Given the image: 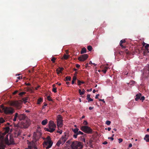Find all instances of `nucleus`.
<instances>
[{
	"instance_id": "3c124183",
	"label": "nucleus",
	"mask_w": 149,
	"mask_h": 149,
	"mask_svg": "<svg viewBox=\"0 0 149 149\" xmlns=\"http://www.w3.org/2000/svg\"><path fill=\"white\" fill-rule=\"evenodd\" d=\"M80 67V65L78 64H76V67L77 68H79Z\"/></svg>"
},
{
	"instance_id": "aec40b11",
	"label": "nucleus",
	"mask_w": 149,
	"mask_h": 149,
	"mask_svg": "<svg viewBox=\"0 0 149 149\" xmlns=\"http://www.w3.org/2000/svg\"><path fill=\"white\" fill-rule=\"evenodd\" d=\"M48 122L47 120V119H45L42 120L41 122V124L43 125H46Z\"/></svg>"
},
{
	"instance_id": "a211bd4d",
	"label": "nucleus",
	"mask_w": 149,
	"mask_h": 149,
	"mask_svg": "<svg viewBox=\"0 0 149 149\" xmlns=\"http://www.w3.org/2000/svg\"><path fill=\"white\" fill-rule=\"evenodd\" d=\"M86 50L85 48L83 47L82 48L81 52L80 53L81 54H83L85 53H86Z\"/></svg>"
},
{
	"instance_id": "8fccbe9b",
	"label": "nucleus",
	"mask_w": 149,
	"mask_h": 149,
	"mask_svg": "<svg viewBox=\"0 0 149 149\" xmlns=\"http://www.w3.org/2000/svg\"><path fill=\"white\" fill-rule=\"evenodd\" d=\"M99 96V94L96 95L95 97V99H98V97Z\"/></svg>"
},
{
	"instance_id": "ea45409f",
	"label": "nucleus",
	"mask_w": 149,
	"mask_h": 149,
	"mask_svg": "<svg viewBox=\"0 0 149 149\" xmlns=\"http://www.w3.org/2000/svg\"><path fill=\"white\" fill-rule=\"evenodd\" d=\"M93 142V141L92 139H90L89 141V143L90 145H92V143Z\"/></svg>"
},
{
	"instance_id": "0eeeda50",
	"label": "nucleus",
	"mask_w": 149,
	"mask_h": 149,
	"mask_svg": "<svg viewBox=\"0 0 149 149\" xmlns=\"http://www.w3.org/2000/svg\"><path fill=\"white\" fill-rule=\"evenodd\" d=\"M71 146L72 148L75 149L81 148L83 147L81 143L77 141L73 142Z\"/></svg>"
},
{
	"instance_id": "6ab92c4d",
	"label": "nucleus",
	"mask_w": 149,
	"mask_h": 149,
	"mask_svg": "<svg viewBox=\"0 0 149 149\" xmlns=\"http://www.w3.org/2000/svg\"><path fill=\"white\" fill-rule=\"evenodd\" d=\"M85 92V90L84 89H82V91H81L80 89H79V92L80 95H84V94Z\"/></svg>"
},
{
	"instance_id": "e2e57ef3",
	"label": "nucleus",
	"mask_w": 149,
	"mask_h": 149,
	"mask_svg": "<svg viewBox=\"0 0 149 149\" xmlns=\"http://www.w3.org/2000/svg\"><path fill=\"white\" fill-rule=\"evenodd\" d=\"M107 129L109 131H110L111 130V128L110 127H108Z\"/></svg>"
},
{
	"instance_id": "e433bc0d",
	"label": "nucleus",
	"mask_w": 149,
	"mask_h": 149,
	"mask_svg": "<svg viewBox=\"0 0 149 149\" xmlns=\"http://www.w3.org/2000/svg\"><path fill=\"white\" fill-rule=\"evenodd\" d=\"M83 124L84 125H87L88 124V123L86 120H84L83 123Z\"/></svg>"
},
{
	"instance_id": "0e129e2a",
	"label": "nucleus",
	"mask_w": 149,
	"mask_h": 149,
	"mask_svg": "<svg viewBox=\"0 0 149 149\" xmlns=\"http://www.w3.org/2000/svg\"><path fill=\"white\" fill-rule=\"evenodd\" d=\"M85 116H82V117L81 118V119L84 118H85Z\"/></svg>"
},
{
	"instance_id": "393cba45",
	"label": "nucleus",
	"mask_w": 149,
	"mask_h": 149,
	"mask_svg": "<svg viewBox=\"0 0 149 149\" xmlns=\"http://www.w3.org/2000/svg\"><path fill=\"white\" fill-rule=\"evenodd\" d=\"M42 99L41 98H39L38 100L37 104H40L42 102Z\"/></svg>"
},
{
	"instance_id": "f704fd0d",
	"label": "nucleus",
	"mask_w": 149,
	"mask_h": 149,
	"mask_svg": "<svg viewBox=\"0 0 149 149\" xmlns=\"http://www.w3.org/2000/svg\"><path fill=\"white\" fill-rule=\"evenodd\" d=\"M146 68L147 69V70L148 71V72L149 73V64H148L146 66Z\"/></svg>"
},
{
	"instance_id": "ddd939ff",
	"label": "nucleus",
	"mask_w": 149,
	"mask_h": 149,
	"mask_svg": "<svg viewBox=\"0 0 149 149\" xmlns=\"http://www.w3.org/2000/svg\"><path fill=\"white\" fill-rule=\"evenodd\" d=\"M18 118L20 120H24L26 118L27 119V116L24 113L20 114H18Z\"/></svg>"
},
{
	"instance_id": "052dcab7",
	"label": "nucleus",
	"mask_w": 149,
	"mask_h": 149,
	"mask_svg": "<svg viewBox=\"0 0 149 149\" xmlns=\"http://www.w3.org/2000/svg\"><path fill=\"white\" fill-rule=\"evenodd\" d=\"M108 67H105L104 69L105 70H107L108 69Z\"/></svg>"
},
{
	"instance_id": "473e14b6",
	"label": "nucleus",
	"mask_w": 149,
	"mask_h": 149,
	"mask_svg": "<svg viewBox=\"0 0 149 149\" xmlns=\"http://www.w3.org/2000/svg\"><path fill=\"white\" fill-rule=\"evenodd\" d=\"M56 71L58 74H60L62 72L58 69V68L57 69H56Z\"/></svg>"
},
{
	"instance_id": "39448f33",
	"label": "nucleus",
	"mask_w": 149,
	"mask_h": 149,
	"mask_svg": "<svg viewBox=\"0 0 149 149\" xmlns=\"http://www.w3.org/2000/svg\"><path fill=\"white\" fill-rule=\"evenodd\" d=\"M22 101H11L10 102V105L14 106L17 109H19L22 107Z\"/></svg>"
},
{
	"instance_id": "603ef678",
	"label": "nucleus",
	"mask_w": 149,
	"mask_h": 149,
	"mask_svg": "<svg viewBox=\"0 0 149 149\" xmlns=\"http://www.w3.org/2000/svg\"><path fill=\"white\" fill-rule=\"evenodd\" d=\"M18 92V91H15V92H14L13 93V95H15Z\"/></svg>"
},
{
	"instance_id": "412c9836",
	"label": "nucleus",
	"mask_w": 149,
	"mask_h": 149,
	"mask_svg": "<svg viewBox=\"0 0 149 149\" xmlns=\"http://www.w3.org/2000/svg\"><path fill=\"white\" fill-rule=\"evenodd\" d=\"M18 113H16L15 114V115L14 116V117L13 119V121H15L16 120L17 118H18Z\"/></svg>"
},
{
	"instance_id": "423d86ee",
	"label": "nucleus",
	"mask_w": 149,
	"mask_h": 149,
	"mask_svg": "<svg viewBox=\"0 0 149 149\" xmlns=\"http://www.w3.org/2000/svg\"><path fill=\"white\" fill-rule=\"evenodd\" d=\"M31 124L30 120L27 119L26 120L21 122L20 124L18 125V126L22 128H27Z\"/></svg>"
},
{
	"instance_id": "4d7b16f0",
	"label": "nucleus",
	"mask_w": 149,
	"mask_h": 149,
	"mask_svg": "<svg viewBox=\"0 0 149 149\" xmlns=\"http://www.w3.org/2000/svg\"><path fill=\"white\" fill-rule=\"evenodd\" d=\"M93 107H90L89 108V109L90 110H91L92 109H93Z\"/></svg>"
},
{
	"instance_id": "cd10ccee",
	"label": "nucleus",
	"mask_w": 149,
	"mask_h": 149,
	"mask_svg": "<svg viewBox=\"0 0 149 149\" xmlns=\"http://www.w3.org/2000/svg\"><path fill=\"white\" fill-rule=\"evenodd\" d=\"M63 57L64 59L66 60L68 58L69 56L68 55L64 54L63 56Z\"/></svg>"
},
{
	"instance_id": "c85d7f7f",
	"label": "nucleus",
	"mask_w": 149,
	"mask_h": 149,
	"mask_svg": "<svg viewBox=\"0 0 149 149\" xmlns=\"http://www.w3.org/2000/svg\"><path fill=\"white\" fill-rule=\"evenodd\" d=\"M47 99L49 101H52V99L50 96H48L47 97Z\"/></svg>"
},
{
	"instance_id": "7c9ffc66",
	"label": "nucleus",
	"mask_w": 149,
	"mask_h": 149,
	"mask_svg": "<svg viewBox=\"0 0 149 149\" xmlns=\"http://www.w3.org/2000/svg\"><path fill=\"white\" fill-rule=\"evenodd\" d=\"M56 59V58L54 57H53L51 59V61H52L53 63H54L55 62V60Z\"/></svg>"
},
{
	"instance_id": "9b49d317",
	"label": "nucleus",
	"mask_w": 149,
	"mask_h": 149,
	"mask_svg": "<svg viewBox=\"0 0 149 149\" xmlns=\"http://www.w3.org/2000/svg\"><path fill=\"white\" fill-rule=\"evenodd\" d=\"M57 125L58 127H61L63 125V120L61 115H59L57 119Z\"/></svg>"
},
{
	"instance_id": "bf43d9fd",
	"label": "nucleus",
	"mask_w": 149,
	"mask_h": 149,
	"mask_svg": "<svg viewBox=\"0 0 149 149\" xmlns=\"http://www.w3.org/2000/svg\"><path fill=\"white\" fill-rule=\"evenodd\" d=\"M17 79H22V77H20V76L18 77H17Z\"/></svg>"
},
{
	"instance_id": "6e6552de",
	"label": "nucleus",
	"mask_w": 149,
	"mask_h": 149,
	"mask_svg": "<svg viewBox=\"0 0 149 149\" xmlns=\"http://www.w3.org/2000/svg\"><path fill=\"white\" fill-rule=\"evenodd\" d=\"M80 130L84 132L87 134H91L93 132L92 130L87 126H83L80 128Z\"/></svg>"
},
{
	"instance_id": "bb28decb",
	"label": "nucleus",
	"mask_w": 149,
	"mask_h": 149,
	"mask_svg": "<svg viewBox=\"0 0 149 149\" xmlns=\"http://www.w3.org/2000/svg\"><path fill=\"white\" fill-rule=\"evenodd\" d=\"M92 47L91 46L89 45L88 46L87 49L88 51H91L92 50Z\"/></svg>"
},
{
	"instance_id": "6e6d98bb",
	"label": "nucleus",
	"mask_w": 149,
	"mask_h": 149,
	"mask_svg": "<svg viewBox=\"0 0 149 149\" xmlns=\"http://www.w3.org/2000/svg\"><path fill=\"white\" fill-rule=\"evenodd\" d=\"M132 146V144L131 143H130L129 145V148H131Z\"/></svg>"
},
{
	"instance_id": "2eb2a0df",
	"label": "nucleus",
	"mask_w": 149,
	"mask_h": 149,
	"mask_svg": "<svg viewBox=\"0 0 149 149\" xmlns=\"http://www.w3.org/2000/svg\"><path fill=\"white\" fill-rule=\"evenodd\" d=\"M141 94L140 93H139L137 94L136 95V97L135 98V100L136 101H138L139 100H140L141 97Z\"/></svg>"
},
{
	"instance_id": "a19ab883",
	"label": "nucleus",
	"mask_w": 149,
	"mask_h": 149,
	"mask_svg": "<svg viewBox=\"0 0 149 149\" xmlns=\"http://www.w3.org/2000/svg\"><path fill=\"white\" fill-rule=\"evenodd\" d=\"M118 140H119V143H121L123 141V140L122 139H121V138H119L118 139Z\"/></svg>"
},
{
	"instance_id": "4be33fe9",
	"label": "nucleus",
	"mask_w": 149,
	"mask_h": 149,
	"mask_svg": "<svg viewBox=\"0 0 149 149\" xmlns=\"http://www.w3.org/2000/svg\"><path fill=\"white\" fill-rule=\"evenodd\" d=\"M78 85V86H80L81 85V84H84L85 82L83 81H81L79 80H77Z\"/></svg>"
},
{
	"instance_id": "72a5a7b5",
	"label": "nucleus",
	"mask_w": 149,
	"mask_h": 149,
	"mask_svg": "<svg viewBox=\"0 0 149 149\" xmlns=\"http://www.w3.org/2000/svg\"><path fill=\"white\" fill-rule=\"evenodd\" d=\"M52 91L54 93H56L57 92L56 88H53L52 89Z\"/></svg>"
},
{
	"instance_id": "69168bd1",
	"label": "nucleus",
	"mask_w": 149,
	"mask_h": 149,
	"mask_svg": "<svg viewBox=\"0 0 149 149\" xmlns=\"http://www.w3.org/2000/svg\"><path fill=\"white\" fill-rule=\"evenodd\" d=\"M124 74H125V75H127L128 74V72H125V73H124Z\"/></svg>"
},
{
	"instance_id": "338daca9",
	"label": "nucleus",
	"mask_w": 149,
	"mask_h": 149,
	"mask_svg": "<svg viewBox=\"0 0 149 149\" xmlns=\"http://www.w3.org/2000/svg\"><path fill=\"white\" fill-rule=\"evenodd\" d=\"M10 125V123H7V124H6V125H5L6 126H7V125Z\"/></svg>"
},
{
	"instance_id": "de8ad7c7",
	"label": "nucleus",
	"mask_w": 149,
	"mask_h": 149,
	"mask_svg": "<svg viewBox=\"0 0 149 149\" xmlns=\"http://www.w3.org/2000/svg\"><path fill=\"white\" fill-rule=\"evenodd\" d=\"M108 139H110L111 140L113 141V137H109Z\"/></svg>"
},
{
	"instance_id": "f8f14e48",
	"label": "nucleus",
	"mask_w": 149,
	"mask_h": 149,
	"mask_svg": "<svg viewBox=\"0 0 149 149\" xmlns=\"http://www.w3.org/2000/svg\"><path fill=\"white\" fill-rule=\"evenodd\" d=\"M88 55L87 54H85L80 56L78 58V60L81 61H84L88 58Z\"/></svg>"
},
{
	"instance_id": "f257e3e1",
	"label": "nucleus",
	"mask_w": 149,
	"mask_h": 149,
	"mask_svg": "<svg viewBox=\"0 0 149 149\" xmlns=\"http://www.w3.org/2000/svg\"><path fill=\"white\" fill-rule=\"evenodd\" d=\"M9 127L7 126L3 129L4 132L2 133V135H0V149H4L5 145L4 143V141L6 144L9 145L13 143V139L10 136L9 143L8 136L9 134L8 133L10 130Z\"/></svg>"
},
{
	"instance_id": "20e7f679",
	"label": "nucleus",
	"mask_w": 149,
	"mask_h": 149,
	"mask_svg": "<svg viewBox=\"0 0 149 149\" xmlns=\"http://www.w3.org/2000/svg\"><path fill=\"white\" fill-rule=\"evenodd\" d=\"M69 136V134H68L65 133L64 135L62 136L60 140L58 141L56 143V145L58 146H59L61 144H63L68 139Z\"/></svg>"
},
{
	"instance_id": "c9c22d12",
	"label": "nucleus",
	"mask_w": 149,
	"mask_h": 149,
	"mask_svg": "<svg viewBox=\"0 0 149 149\" xmlns=\"http://www.w3.org/2000/svg\"><path fill=\"white\" fill-rule=\"evenodd\" d=\"M149 47V45L148 44H147L145 46V48L146 49L148 50V48Z\"/></svg>"
},
{
	"instance_id": "5fc2aeb1",
	"label": "nucleus",
	"mask_w": 149,
	"mask_h": 149,
	"mask_svg": "<svg viewBox=\"0 0 149 149\" xmlns=\"http://www.w3.org/2000/svg\"><path fill=\"white\" fill-rule=\"evenodd\" d=\"M92 88H91L90 89H87V91H88V92H91V91H92Z\"/></svg>"
},
{
	"instance_id": "f3484780",
	"label": "nucleus",
	"mask_w": 149,
	"mask_h": 149,
	"mask_svg": "<svg viewBox=\"0 0 149 149\" xmlns=\"http://www.w3.org/2000/svg\"><path fill=\"white\" fill-rule=\"evenodd\" d=\"M144 139L147 142H149V135H146Z\"/></svg>"
},
{
	"instance_id": "7ed1b4c3",
	"label": "nucleus",
	"mask_w": 149,
	"mask_h": 149,
	"mask_svg": "<svg viewBox=\"0 0 149 149\" xmlns=\"http://www.w3.org/2000/svg\"><path fill=\"white\" fill-rule=\"evenodd\" d=\"M48 125L49 128H45V130L50 132H53L55 130L56 125L53 121L51 120L49 122Z\"/></svg>"
},
{
	"instance_id": "37998d69",
	"label": "nucleus",
	"mask_w": 149,
	"mask_h": 149,
	"mask_svg": "<svg viewBox=\"0 0 149 149\" xmlns=\"http://www.w3.org/2000/svg\"><path fill=\"white\" fill-rule=\"evenodd\" d=\"M76 79H77V77L75 76H74L72 78V80L74 81L75 80H76Z\"/></svg>"
},
{
	"instance_id": "dca6fc26",
	"label": "nucleus",
	"mask_w": 149,
	"mask_h": 149,
	"mask_svg": "<svg viewBox=\"0 0 149 149\" xmlns=\"http://www.w3.org/2000/svg\"><path fill=\"white\" fill-rule=\"evenodd\" d=\"M90 94H88L87 95L86 99L88 100V102L93 101V100L90 98Z\"/></svg>"
},
{
	"instance_id": "774afa93",
	"label": "nucleus",
	"mask_w": 149,
	"mask_h": 149,
	"mask_svg": "<svg viewBox=\"0 0 149 149\" xmlns=\"http://www.w3.org/2000/svg\"><path fill=\"white\" fill-rule=\"evenodd\" d=\"M96 91L95 89H94L93 90V93H95Z\"/></svg>"
},
{
	"instance_id": "58836bf2",
	"label": "nucleus",
	"mask_w": 149,
	"mask_h": 149,
	"mask_svg": "<svg viewBox=\"0 0 149 149\" xmlns=\"http://www.w3.org/2000/svg\"><path fill=\"white\" fill-rule=\"evenodd\" d=\"M145 99V97L143 96L141 97V98H140V100H142V101L144 100Z\"/></svg>"
},
{
	"instance_id": "4c0bfd02",
	"label": "nucleus",
	"mask_w": 149,
	"mask_h": 149,
	"mask_svg": "<svg viewBox=\"0 0 149 149\" xmlns=\"http://www.w3.org/2000/svg\"><path fill=\"white\" fill-rule=\"evenodd\" d=\"M56 132L59 133L60 134H61L62 132V130H57V131Z\"/></svg>"
},
{
	"instance_id": "4468645a",
	"label": "nucleus",
	"mask_w": 149,
	"mask_h": 149,
	"mask_svg": "<svg viewBox=\"0 0 149 149\" xmlns=\"http://www.w3.org/2000/svg\"><path fill=\"white\" fill-rule=\"evenodd\" d=\"M126 41L125 40H121L120 42V46L122 47V48L125 49L126 47V46H124L122 45L123 43L125 42Z\"/></svg>"
},
{
	"instance_id": "c03bdc74",
	"label": "nucleus",
	"mask_w": 149,
	"mask_h": 149,
	"mask_svg": "<svg viewBox=\"0 0 149 149\" xmlns=\"http://www.w3.org/2000/svg\"><path fill=\"white\" fill-rule=\"evenodd\" d=\"M58 69L61 72L63 71L64 70V68H60L59 67L58 68Z\"/></svg>"
},
{
	"instance_id": "864d4df0",
	"label": "nucleus",
	"mask_w": 149,
	"mask_h": 149,
	"mask_svg": "<svg viewBox=\"0 0 149 149\" xmlns=\"http://www.w3.org/2000/svg\"><path fill=\"white\" fill-rule=\"evenodd\" d=\"M25 84L26 86H30L31 85V84L29 83H26Z\"/></svg>"
},
{
	"instance_id": "1a4fd4ad",
	"label": "nucleus",
	"mask_w": 149,
	"mask_h": 149,
	"mask_svg": "<svg viewBox=\"0 0 149 149\" xmlns=\"http://www.w3.org/2000/svg\"><path fill=\"white\" fill-rule=\"evenodd\" d=\"M72 131L74 133V134L73 135V136L75 138H76L77 137V135H83L84 134L83 132L79 131V129L77 128L72 129Z\"/></svg>"
},
{
	"instance_id": "09e8293b",
	"label": "nucleus",
	"mask_w": 149,
	"mask_h": 149,
	"mask_svg": "<svg viewBox=\"0 0 149 149\" xmlns=\"http://www.w3.org/2000/svg\"><path fill=\"white\" fill-rule=\"evenodd\" d=\"M47 104H44L43 106H42V109H44L45 108L46 106L47 105Z\"/></svg>"
},
{
	"instance_id": "c756f323",
	"label": "nucleus",
	"mask_w": 149,
	"mask_h": 149,
	"mask_svg": "<svg viewBox=\"0 0 149 149\" xmlns=\"http://www.w3.org/2000/svg\"><path fill=\"white\" fill-rule=\"evenodd\" d=\"M26 93L25 92H21L19 93V95L20 96H22L23 95H24Z\"/></svg>"
},
{
	"instance_id": "13d9d810",
	"label": "nucleus",
	"mask_w": 149,
	"mask_h": 149,
	"mask_svg": "<svg viewBox=\"0 0 149 149\" xmlns=\"http://www.w3.org/2000/svg\"><path fill=\"white\" fill-rule=\"evenodd\" d=\"M107 143V141H104L103 143V144H106Z\"/></svg>"
},
{
	"instance_id": "9d476101",
	"label": "nucleus",
	"mask_w": 149,
	"mask_h": 149,
	"mask_svg": "<svg viewBox=\"0 0 149 149\" xmlns=\"http://www.w3.org/2000/svg\"><path fill=\"white\" fill-rule=\"evenodd\" d=\"M44 142L45 145L47 146V149L51 147L53 144V142L51 141L49 136H48L46 140Z\"/></svg>"
},
{
	"instance_id": "5701e85b",
	"label": "nucleus",
	"mask_w": 149,
	"mask_h": 149,
	"mask_svg": "<svg viewBox=\"0 0 149 149\" xmlns=\"http://www.w3.org/2000/svg\"><path fill=\"white\" fill-rule=\"evenodd\" d=\"M71 77L67 76L65 78L64 80L65 81H70L71 80Z\"/></svg>"
},
{
	"instance_id": "f03ea898",
	"label": "nucleus",
	"mask_w": 149,
	"mask_h": 149,
	"mask_svg": "<svg viewBox=\"0 0 149 149\" xmlns=\"http://www.w3.org/2000/svg\"><path fill=\"white\" fill-rule=\"evenodd\" d=\"M0 108L1 109L4 113L6 115H11L15 112L14 109L11 107H5L1 105L0 106Z\"/></svg>"
},
{
	"instance_id": "680f3d73",
	"label": "nucleus",
	"mask_w": 149,
	"mask_h": 149,
	"mask_svg": "<svg viewBox=\"0 0 149 149\" xmlns=\"http://www.w3.org/2000/svg\"><path fill=\"white\" fill-rule=\"evenodd\" d=\"M74 81L73 80H72V84H74Z\"/></svg>"
},
{
	"instance_id": "2f4dec72",
	"label": "nucleus",
	"mask_w": 149,
	"mask_h": 149,
	"mask_svg": "<svg viewBox=\"0 0 149 149\" xmlns=\"http://www.w3.org/2000/svg\"><path fill=\"white\" fill-rule=\"evenodd\" d=\"M111 123V122L109 120H107L106 121V124L107 125H110Z\"/></svg>"
},
{
	"instance_id": "b1692460",
	"label": "nucleus",
	"mask_w": 149,
	"mask_h": 149,
	"mask_svg": "<svg viewBox=\"0 0 149 149\" xmlns=\"http://www.w3.org/2000/svg\"><path fill=\"white\" fill-rule=\"evenodd\" d=\"M5 122V120L2 118H0V123L1 124Z\"/></svg>"
},
{
	"instance_id": "79ce46f5",
	"label": "nucleus",
	"mask_w": 149,
	"mask_h": 149,
	"mask_svg": "<svg viewBox=\"0 0 149 149\" xmlns=\"http://www.w3.org/2000/svg\"><path fill=\"white\" fill-rule=\"evenodd\" d=\"M135 83V81H131L130 83L131 85L134 84Z\"/></svg>"
},
{
	"instance_id": "49530a36",
	"label": "nucleus",
	"mask_w": 149,
	"mask_h": 149,
	"mask_svg": "<svg viewBox=\"0 0 149 149\" xmlns=\"http://www.w3.org/2000/svg\"><path fill=\"white\" fill-rule=\"evenodd\" d=\"M99 101H102L103 103H105V102L104 101V99H99Z\"/></svg>"
},
{
	"instance_id": "a878e982",
	"label": "nucleus",
	"mask_w": 149,
	"mask_h": 149,
	"mask_svg": "<svg viewBox=\"0 0 149 149\" xmlns=\"http://www.w3.org/2000/svg\"><path fill=\"white\" fill-rule=\"evenodd\" d=\"M22 100L24 101V103H25L26 102H28V98L27 97L23 98L22 99Z\"/></svg>"
},
{
	"instance_id": "a18cd8bd",
	"label": "nucleus",
	"mask_w": 149,
	"mask_h": 149,
	"mask_svg": "<svg viewBox=\"0 0 149 149\" xmlns=\"http://www.w3.org/2000/svg\"><path fill=\"white\" fill-rule=\"evenodd\" d=\"M102 71L105 74L106 73L107 70H105L104 69L102 70Z\"/></svg>"
}]
</instances>
